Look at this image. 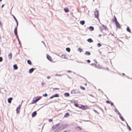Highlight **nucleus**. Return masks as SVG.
I'll list each match as a JSON object with an SVG mask.
<instances>
[{
    "label": "nucleus",
    "mask_w": 132,
    "mask_h": 132,
    "mask_svg": "<svg viewBox=\"0 0 132 132\" xmlns=\"http://www.w3.org/2000/svg\"><path fill=\"white\" fill-rule=\"evenodd\" d=\"M42 98L41 96L36 97L34 98L32 101V103H35L40 100Z\"/></svg>",
    "instance_id": "obj_1"
},
{
    "label": "nucleus",
    "mask_w": 132,
    "mask_h": 132,
    "mask_svg": "<svg viewBox=\"0 0 132 132\" xmlns=\"http://www.w3.org/2000/svg\"><path fill=\"white\" fill-rule=\"evenodd\" d=\"M60 125L59 123H58L55 125L53 126L52 127V130H54V129H56L57 127Z\"/></svg>",
    "instance_id": "obj_2"
},
{
    "label": "nucleus",
    "mask_w": 132,
    "mask_h": 132,
    "mask_svg": "<svg viewBox=\"0 0 132 132\" xmlns=\"http://www.w3.org/2000/svg\"><path fill=\"white\" fill-rule=\"evenodd\" d=\"M98 11L97 10H96L94 12V15L95 16V17L97 19H98Z\"/></svg>",
    "instance_id": "obj_3"
},
{
    "label": "nucleus",
    "mask_w": 132,
    "mask_h": 132,
    "mask_svg": "<svg viewBox=\"0 0 132 132\" xmlns=\"http://www.w3.org/2000/svg\"><path fill=\"white\" fill-rule=\"evenodd\" d=\"M47 58L51 62H52L53 61L52 59L48 54H47Z\"/></svg>",
    "instance_id": "obj_4"
},
{
    "label": "nucleus",
    "mask_w": 132,
    "mask_h": 132,
    "mask_svg": "<svg viewBox=\"0 0 132 132\" xmlns=\"http://www.w3.org/2000/svg\"><path fill=\"white\" fill-rule=\"evenodd\" d=\"M95 67L96 68H97L99 69H102V67L101 66L100 64H95Z\"/></svg>",
    "instance_id": "obj_5"
},
{
    "label": "nucleus",
    "mask_w": 132,
    "mask_h": 132,
    "mask_svg": "<svg viewBox=\"0 0 132 132\" xmlns=\"http://www.w3.org/2000/svg\"><path fill=\"white\" fill-rule=\"evenodd\" d=\"M116 25V27L119 28H121L120 24L119 23V22L117 21L115 23Z\"/></svg>",
    "instance_id": "obj_6"
},
{
    "label": "nucleus",
    "mask_w": 132,
    "mask_h": 132,
    "mask_svg": "<svg viewBox=\"0 0 132 132\" xmlns=\"http://www.w3.org/2000/svg\"><path fill=\"white\" fill-rule=\"evenodd\" d=\"M59 97V95L57 94H55V95H54L53 96L51 97H50V98L52 99L54 97Z\"/></svg>",
    "instance_id": "obj_7"
},
{
    "label": "nucleus",
    "mask_w": 132,
    "mask_h": 132,
    "mask_svg": "<svg viewBox=\"0 0 132 132\" xmlns=\"http://www.w3.org/2000/svg\"><path fill=\"white\" fill-rule=\"evenodd\" d=\"M102 26L103 29L106 30L108 29V28L106 26H105L104 25H102Z\"/></svg>",
    "instance_id": "obj_8"
},
{
    "label": "nucleus",
    "mask_w": 132,
    "mask_h": 132,
    "mask_svg": "<svg viewBox=\"0 0 132 132\" xmlns=\"http://www.w3.org/2000/svg\"><path fill=\"white\" fill-rule=\"evenodd\" d=\"M14 34L16 36H17V27H16L14 29Z\"/></svg>",
    "instance_id": "obj_9"
},
{
    "label": "nucleus",
    "mask_w": 132,
    "mask_h": 132,
    "mask_svg": "<svg viewBox=\"0 0 132 132\" xmlns=\"http://www.w3.org/2000/svg\"><path fill=\"white\" fill-rule=\"evenodd\" d=\"M20 106H19L16 109V110L17 111V113H19V110H20Z\"/></svg>",
    "instance_id": "obj_10"
},
{
    "label": "nucleus",
    "mask_w": 132,
    "mask_h": 132,
    "mask_svg": "<svg viewBox=\"0 0 132 132\" xmlns=\"http://www.w3.org/2000/svg\"><path fill=\"white\" fill-rule=\"evenodd\" d=\"M114 18L112 19V21L113 22H115V23L117 22L118 21L117 20V19L115 16H114Z\"/></svg>",
    "instance_id": "obj_11"
},
{
    "label": "nucleus",
    "mask_w": 132,
    "mask_h": 132,
    "mask_svg": "<svg viewBox=\"0 0 132 132\" xmlns=\"http://www.w3.org/2000/svg\"><path fill=\"white\" fill-rule=\"evenodd\" d=\"M78 92V91L77 89L73 90L71 91V93L73 94L77 93Z\"/></svg>",
    "instance_id": "obj_12"
},
{
    "label": "nucleus",
    "mask_w": 132,
    "mask_h": 132,
    "mask_svg": "<svg viewBox=\"0 0 132 132\" xmlns=\"http://www.w3.org/2000/svg\"><path fill=\"white\" fill-rule=\"evenodd\" d=\"M37 114L36 112L35 111L32 114V117H35Z\"/></svg>",
    "instance_id": "obj_13"
},
{
    "label": "nucleus",
    "mask_w": 132,
    "mask_h": 132,
    "mask_svg": "<svg viewBox=\"0 0 132 132\" xmlns=\"http://www.w3.org/2000/svg\"><path fill=\"white\" fill-rule=\"evenodd\" d=\"M12 100V97H10L8 99V101L9 103H11V101Z\"/></svg>",
    "instance_id": "obj_14"
},
{
    "label": "nucleus",
    "mask_w": 132,
    "mask_h": 132,
    "mask_svg": "<svg viewBox=\"0 0 132 132\" xmlns=\"http://www.w3.org/2000/svg\"><path fill=\"white\" fill-rule=\"evenodd\" d=\"M70 115V114L69 113L67 112L65 114L64 116V117L65 118H67L68 116H69Z\"/></svg>",
    "instance_id": "obj_15"
},
{
    "label": "nucleus",
    "mask_w": 132,
    "mask_h": 132,
    "mask_svg": "<svg viewBox=\"0 0 132 132\" xmlns=\"http://www.w3.org/2000/svg\"><path fill=\"white\" fill-rule=\"evenodd\" d=\"M12 54L11 53H10L8 55V57H9V59H12Z\"/></svg>",
    "instance_id": "obj_16"
},
{
    "label": "nucleus",
    "mask_w": 132,
    "mask_h": 132,
    "mask_svg": "<svg viewBox=\"0 0 132 132\" xmlns=\"http://www.w3.org/2000/svg\"><path fill=\"white\" fill-rule=\"evenodd\" d=\"M34 69L33 68L30 69L29 70V72L30 73H31L34 71Z\"/></svg>",
    "instance_id": "obj_17"
},
{
    "label": "nucleus",
    "mask_w": 132,
    "mask_h": 132,
    "mask_svg": "<svg viewBox=\"0 0 132 132\" xmlns=\"http://www.w3.org/2000/svg\"><path fill=\"white\" fill-rule=\"evenodd\" d=\"M64 11L66 12H69V9L68 8H65L64 9Z\"/></svg>",
    "instance_id": "obj_18"
},
{
    "label": "nucleus",
    "mask_w": 132,
    "mask_h": 132,
    "mask_svg": "<svg viewBox=\"0 0 132 132\" xmlns=\"http://www.w3.org/2000/svg\"><path fill=\"white\" fill-rule=\"evenodd\" d=\"M88 42L89 43H92L93 42V41L91 38H89L87 40Z\"/></svg>",
    "instance_id": "obj_19"
},
{
    "label": "nucleus",
    "mask_w": 132,
    "mask_h": 132,
    "mask_svg": "<svg viewBox=\"0 0 132 132\" xmlns=\"http://www.w3.org/2000/svg\"><path fill=\"white\" fill-rule=\"evenodd\" d=\"M61 57L62 58L67 59L66 56L65 54H63L61 55Z\"/></svg>",
    "instance_id": "obj_20"
},
{
    "label": "nucleus",
    "mask_w": 132,
    "mask_h": 132,
    "mask_svg": "<svg viewBox=\"0 0 132 132\" xmlns=\"http://www.w3.org/2000/svg\"><path fill=\"white\" fill-rule=\"evenodd\" d=\"M85 54L87 55H90V53L89 52L87 51L85 52Z\"/></svg>",
    "instance_id": "obj_21"
},
{
    "label": "nucleus",
    "mask_w": 132,
    "mask_h": 132,
    "mask_svg": "<svg viewBox=\"0 0 132 132\" xmlns=\"http://www.w3.org/2000/svg\"><path fill=\"white\" fill-rule=\"evenodd\" d=\"M80 23L81 24L83 25L85 23V21H80Z\"/></svg>",
    "instance_id": "obj_22"
},
{
    "label": "nucleus",
    "mask_w": 132,
    "mask_h": 132,
    "mask_svg": "<svg viewBox=\"0 0 132 132\" xmlns=\"http://www.w3.org/2000/svg\"><path fill=\"white\" fill-rule=\"evenodd\" d=\"M89 29L90 31H92L94 30V28L93 27L90 26L89 27Z\"/></svg>",
    "instance_id": "obj_23"
},
{
    "label": "nucleus",
    "mask_w": 132,
    "mask_h": 132,
    "mask_svg": "<svg viewBox=\"0 0 132 132\" xmlns=\"http://www.w3.org/2000/svg\"><path fill=\"white\" fill-rule=\"evenodd\" d=\"M127 30L129 32H131V30L128 27H127Z\"/></svg>",
    "instance_id": "obj_24"
},
{
    "label": "nucleus",
    "mask_w": 132,
    "mask_h": 132,
    "mask_svg": "<svg viewBox=\"0 0 132 132\" xmlns=\"http://www.w3.org/2000/svg\"><path fill=\"white\" fill-rule=\"evenodd\" d=\"M13 68L15 69H18V67L16 64L13 65Z\"/></svg>",
    "instance_id": "obj_25"
},
{
    "label": "nucleus",
    "mask_w": 132,
    "mask_h": 132,
    "mask_svg": "<svg viewBox=\"0 0 132 132\" xmlns=\"http://www.w3.org/2000/svg\"><path fill=\"white\" fill-rule=\"evenodd\" d=\"M64 94L65 96H67V97L69 96L70 95L68 93H65Z\"/></svg>",
    "instance_id": "obj_26"
},
{
    "label": "nucleus",
    "mask_w": 132,
    "mask_h": 132,
    "mask_svg": "<svg viewBox=\"0 0 132 132\" xmlns=\"http://www.w3.org/2000/svg\"><path fill=\"white\" fill-rule=\"evenodd\" d=\"M27 63L29 64L30 65H31V61L29 60H27Z\"/></svg>",
    "instance_id": "obj_27"
},
{
    "label": "nucleus",
    "mask_w": 132,
    "mask_h": 132,
    "mask_svg": "<svg viewBox=\"0 0 132 132\" xmlns=\"http://www.w3.org/2000/svg\"><path fill=\"white\" fill-rule=\"evenodd\" d=\"M66 50L68 52H70V48L68 47L66 48Z\"/></svg>",
    "instance_id": "obj_28"
},
{
    "label": "nucleus",
    "mask_w": 132,
    "mask_h": 132,
    "mask_svg": "<svg viewBox=\"0 0 132 132\" xmlns=\"http://www.w3.org/2000/svg\"><path fill=\"white\" fill-rule=\"evenodd\" d=\"M81 108L84 109H86L87 107H86L84 105H82L81 106Z\"/></svg>",
    "instance_id": "obj_29"
},
{
    "label": "nucleus",
    "mask_w": 132,
    "mask_h": 132,
    "mask_svg": "<svg viewBox=\"0 0 132 132\" xmlns=\"http://www.w3.org/2000/svg\"><path fill=\"white\" fill-rule=\"evenodd\" d=\"M13 17L14 19H15V20L16 21V23L17 24V25H18V21H17V19H16V18L15 17L14 15H13Z\"/></svg>",
    "instance_id": "obj_30"
},
{
    "label": "nucleus",
    "mask_w": 132,
    "mask_h": 132,
    "mask_svg": "<svg viewBox=\"0 0 132 132\" xmlns=\"http://www.w3.org/2000/svg\"><path fill=\"white\" fill-rule=\"evenodd\" d=\"M76 128L77 129H79V130H81L82 129L80 127H78Z\"/></svg>",
    "instance_id": "obj_31"
},
{
    "label": "nucleus",
    "mask_w": 132,
    "mask_h": 132,
    "mask_svg": "<svg viewBox=\"0 0 132 132\" xmlns=\"http://www.w3.org/2000/svg\"><path fill=\"white\" fill-rule=\"evenodd\" d=\"M101 44L100 43H98L97 44V45L99 47H101Z\"/></svg>",
    "instance_id": "obj_32"
},
{
    "label": "nucleus",
    "mask_w": 132,
    "mask_h": 132,
    "mask_svg": "<svg viewBox=\"0 0 132 132\" xmlns=\"http://www.w3.org/2000/svg\"><path fill=\"white\" fill-rule=\"evenodd\" d=\"M80 88L81 89H82V90H84L85 89V88L82 86H80Z\"/></svg>",
    "instance_id": "obj_33"
},
{
    "label": "nucleus",
    "mask_w": 132,
    "mask_h": 132,
    "mask_svg": "<svg viewBox=\"0 0 132 132\" xmlns=\"http://www.w3.org/2000/svg\"><path fill=\"white\" fill-rule=\"evenodd\" d=\"M47 96V95L46 93L45 94H44L43 95V96L46 97Z\"/></svg>",
    "instance_id": "obj_34"
},
{
    "label": "nucleus",
    "mask_w": 132,
    "mask_h": 132,
    "mask_svg": "<svg viewBox=\"0 0 132 132\" xmlns=\"http://www.w3.org/2000/svg\"><path fill=\"white\" fill-rule=\"evenodd\" d=\"M78 50L80 52H81L82 51V49H81L80 48H78Z\"/></svg>",
    "instance_id": "obj_35"
},
{
    "label": "nucleus",
    "mask_w": 132,
    "mask_h": 132,
    "mask_svg": "<svg viewBox=\"0 0 132 132\" xmlns=\"http://www.w3.org/2000/svg\"><path fill=\"white\" fill-rule=\"evenodd\" d=\"M3 60L2 58V57H0V62L2 61Z\"/></svg>",
    "instance_id": "obj_36"
},
{
    "label": "nucleus",
    "mask_w": 132,
    "mask_h": 132,
    "mask_svg": "<svg viewBox=\"0 0 132 132\" xmlns=\"http://www.w3.org/2000/svg\"><path fill=\"white\" fill-rule=\"evenodd\" d=\"M120 117L123 121L124 120L123 118L122 117L120 116Z\"/></svg>",
    "instance_id": "obj_37"
},
{
    "label": "nucleus",
    "mask_w": 132,
    "mask_h": 132,
    "mask_svg": "<svg viewBox=\"0 0 132 132\" xmlns=\"http://www.w3.org/2000/svg\"><path fill=\"white\" fill-rule=\"evenodd\" d=\"M127 126L128 127V129L129 130H131V128H130V127L129 126L127 125Z\"/></svg>",
    "instance_id": "obj_38"
},
{
    "label": "nucleus",
    "mask_w": 132,
    "mask_h": 132,
    "mask_svg": "<svg viewBox=\"0 0 132 132\" xmlns=\"http://www.w3.org/2000/svg\"><path fill=\"white\" fill-rule=\"evenodd\" d=\"M87 62L88 63H89L90 62V61L89 60H87Z\"/></svg>",
    "instance_id": "obj_39"
},
{
    "label": "nucleus",
    "mask_w": 132,
    "mask_h": 132,
    "mask_svg": "<svg viewBox=\"0 0 132 132\" xmlns=\"http://www.w3.org/2000/svg\"><path fill=\"white\" fill-rule=\"evenodd\" d=\"M48 121L49 122H51L52 121V119H50Z\"/></svg>",
    "instance_id": "obj_40"
},
{
    "label": "nucleus",
    "mask_w": 132,
    "mask_h": 132,
    "mask_svg": "<svg viewBox=\"0 0 132 132\" xmlns=\"http://www.w3.org/2000/svg\"><path fill=\"white\" fill-rule=\"evenodd\" d=\"M64 127L62 128V129H61V128L60 127H59V129H60V130H62L63 129H64Z\"/></svg>",
    "instance_id": "obj_41"
},
{
    "label": "nucleus",
    "mask_w": 132,
    "mask_h": 132,
    "mask_svg": "<svg viewBox=\"0 0 132 132\" xmlns=\"http://www.w3.org/2000/svg\"><path fill=\"white\" fill-rule=\"evenodd\" d=\"M75 105L77 107H78V104H75Z\"/></svg>",
    "instance_id": "obj_42"
},
{
    "label": "nucleus",
    "mask_w": 132,
    "mask_h": 132,
    "mask_svg": "<svg viewBox=\"0 0 132 132\" xmlns=\"http://www.w3.org/2000/svg\"><path fill=\"white\" fill-rule=\"evenodd\" d=\"M59 89L58 88H54V90H57V89H58V90H59Z\"/></svg>",
    "instance_id": "obj_43"
},
{
    "label": "nucleus",
    "mask_w": 132,
    "mask_h": 132,
    "mask_svg": "<svg viewBox=\"0 0 132 132\" xmlns=\"http://www.w3.org/2000/svg\"><path fill=\"white\" fill-rule=\"evenodd\" d=\"M106 102L107 103H110V102L108 101H106Z\"/></svg>",
    "instance_id": "obj_44"
},
{
    "label": "nucleus",
    "mask_w": 132,
    "mask_h": 132,
    "mask_svg": "<svg viewBox=\"0 0 132 132\" xmlns=\"http://www.w3.org/2000/svg\"><path fill=\"white\" fill-rule=\"evenodd\" d=\"M67 72L69 73H71L72 72L70 70H68L67 71Z\"/></svg>",
    "instance_id": "obj_45"
},
{
    "label": "nucleus",
    "mask_w": 132,
    "mask_h": 132,
    "mask_svg": "<svg viewBox=\"0 0 132 132\" xmlns=\"http://www.w3.org/2000/svg\"><path fill=\"white\" fill-rule=\"evenodd\" d=\"M64 132H69V130H65Z\"/></svg>",
    "instance_id": "obj_46"
},
{
    "label": "nucleus",
    "mask_w": 132,
    "mask_h": 132,
    "mask_svg": "<svg viewBox=\"0 0 132 132\" xmlns=\"http://www.w3.org/2000/svg\"><path fill=\"white\" fill-rule=\"evenodd\" d=\"M94 111L96 112L97 113H98V112H97V111H96V110H94Z\"/></svg>",
    "instance_id": "obj_47"
},
{
    "label": "nucleus",
    "mask_w": 132,
    "mask_h": 132,
    "mask_svg": "<svg viewBox=\"0 0 132 132\" xmlns=\"http://www.w3.org/2000/svg\"><path fill=\"white\" fill-rule=\"evenodd\" d=\"M4 4H3L1 6V7L2 8H3V6H4Z\"/></svg>",
    "instance_id": "obj_48"
},
{
    "label": "nucleus",
    "mask_w": 132,
    "mask_h": 132,
    "mask_svg": "<svg viewBox=\"0 0 132 132\" xmlns=\"http://www.w3.org/2000/svg\"><path fill=\"white\" fill-rule=\"evenodd\" d=\"M110 104L112 106H113V104L112 102H111V103Z\"/></svg>",
    "instance_id": "obj_49"
},
{
    "label": "nucleus",
    "mask_w": 132,
    "mask_h": 132,
    "mask_svg": "<svg viewBox=\"0 0 132 132\" xmlns=\"http://www.w3.org/2000/svg\"><path fill=\"white\" fill-rule=\"evenodd\" d=\"M95 64L94 63H92L91 64V65L92 66L94 65H95Z\"/></svg>",
    "instance_id": "obj_50"
},
{
    "label": "nucleus",
    "mask_w": 132,
    "mask_h": 132,
    "mask_svg": "<svg viewBox=\"0 0 132 132\" xmlns=\"http://www.w3.org/2000/svg\"><path fill=\"white\" fill-rule=\"evenodd\" d=\"M101 36H102V35H101V34H99V35H98V36L99 37H100Z\"/></svg>",
    "instance_id": "obj_51"
},
{
    "label": "nucleus",
    "mask_w": 132,
    "mask_h": 132,
    "mask_svg": "<svg viewBox=\"0 0 132 132\" xmlns=\"http://www.w3.org/2000/svg\"><path fill=\"white\" fill-rule=\"evenodd\" d=\"M50 78V77L49 76L47 77V78L48 79Z\"/></svg>",
    "instance_id": "obj_52"
},
{
    "label": "nucleus",
    "mask_w": 132,
    "mask_h": 132,
    "mask_svg": "<svg viewBox=\"0 0 132 132\" xmlns=\"http://www.w3.org/2000/svg\"><path fill=\"white\" fill-rule=\"evenodd\" d=\"M58 132V131L56 130L54 132Z\"/></svg>",
    "instance_id": "obj_53"
},
{
    "label": "nucleus",
    "mask_w": 132,
    "mask_h": 132,
    "mask_svg": "<svg viewBox=\"0 0 132 132\" xmlns=\"http://www.w3.org/2000/svg\"><path fill=\"white\" fill-rule=\"evenodd\" d=\"M122 74L123 75H125V74L124 73H122Z\"/></svg>",
    "instance_id": "obj_54"
},
{
    "label": "nucleus",
    "mask_w": 132,
    "mask_h": 132,
    "mask_svg": "<svg viewBox=\"0 0 132 132\" xmlns=\"http://www.w3.org/2000/svg\"><path fill=\"white\" fill-rule=\"evenodd\" d=\"M2 0H0V1L1 2L2 1Z\"/></svg>",
    "instance_id": "obj_55"
}]
</instances>
